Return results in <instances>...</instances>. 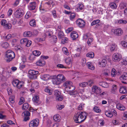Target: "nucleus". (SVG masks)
Listing matches in <instances>:
<instances>
[{
  "label": "nucleus",
  "instance_id": "1",
  "mask_svg": "<svg viewBox=\"0 0 127 127\" xmlns=\"http://www.w3.org/2000/svg\"><path fill=\"white\" fill-rule=\"evenodd\" d=\"M87 114L85 112H78L75 114L73 119L77 123H80L83 122L86 118Z\"/></svg>",
  "mask_w": 127,
  "mask_h": 127
},
{
  "label": "nucleus",
  "instance_id": "2",
  "mask_svg": "<svg viewBox=\"0 0 127 127\" xmlns=\"http://www.w3.org/2000/svg\"><path fill=\"white\" fill-rule=\"evenodd\" d=\"M6 55L8 59L6 60V62L7 63H9L15 57V54L14 52L10 50H8L6 52Z\"/></svg>",
  "mask_w": 127,
  "mask_h": 127
},
{
  "label": "nucleus",
  "instance_id": "3",
  "mask_svg": "<svg viewBox=\"0 0 127 127\" xmlns=\"http://www.w3.org/2000/svg\"><path fill=\"white\" fill-rule=\"evenodd\" d=\"M56 77L57 81H55V80H54V81L55 84H60L61 83L64 82L66 80L65 77L63 75L59 74L56 76Z\"/></svg>",
  "mask_w": 127,
  "mask_h": 127
},
{
  "label": "nucleus",
  "instance_id": "4",
  "mask_svg": "<svg viewBox=\"0 0 127 127\" xmlns=\"http://www.w3.org/2000/svg\"><path fill=\"white\" fill-rule=\"evenodd\" d=\"M72 83L70 81H67L64 83L63 86L65 87V89L66 91L67 92L71 89H73L74 87L72 85Z\"/></svg>",
  "mask_w": 127,
  "mask_h": 127
},
{
  "label": "nucleus",
  "instance_id": "5",
  "mask_svg": "<svg viewBox=\"0 0 127 127\" xmlns=\"http://www.w3.org/2000/svg\"><path fill=\"white\" fill-rule=\"evenodd\" d=\"M20 42L21 44H24L28 47H30L32 44V41L26 38L22 39Z\"/></svg>",
  "mask_w": 127,
  "mask_h": 127
},
{
  "label": "nucleus",
  "instance_id": "6",
  "mask_svg": "<svg viewBox=\"0 0 127 127\" xmlns=\"http://www.w3.org/2000/svg\"><path fill=\"white\" fill-rule=\"evenodd\" d=\"M24 11L21 8L19 9H17L15 12L14 13L15 16L17 18H20L23 15Z\"/></svg>",
  "mask_w": 127,
  "mask_h": 127
},
{
  "label": "nucleus",
  "instance_id": "7",
  "mask_svg": "<svg viewBox=\"0 0 127 127\" xmlns=\"http://www.w3.org/2000/svg\"><path fill=\"white\" fill-rule=\"evenodd\" d=\"M39 121L37 119L33 120L30 123V127H37L39 124Z\"/></svg>",
  "mask_w": 127,
  "mask_h": 127
},
{
  "label": "nucleus",
  "instance_id": "8",
  "mask_svg": "<svg viewBox=\"0 0 127 127\" xmlns=\"http://www.w3.org/2000/svg\"><path fill=\"white\" fill-rule=\"evenodd\" d=\"M30 113L28 111H26L22 114V116L24 117V121H27V120H28L30 119L29 116H30Z\"/></svg>",
  "mask_w": 127,
  "mask_h": 127
},
{
  "label": "nucleus",
  "instance_id": "9",
  "mask_svg": "<svg viewBox=\"0 0 127 127\" xmlns=\"http://www.w3.org/2000/svg\"><path fill=\"white\" fill-rule=\"evenodd\" d=\"M76 22L77 24L81 28H83L85 27V22L81 19H78L76 21Z\"/></svg>",
  "mask_w": 127,
  "mask_h": 127
},
{
  "label": "nucleus",
  "instance_id": "10",
  "mask_svg": "<svg viewBox=\"0 0 127 127\" xmlns=\"http://www.w3.org/2000/svg\"><path fill=\"white\" fill-rule=\"evenodd\" d=\"M93 92L97 94H100L101 92V89L96 86H93L92 87Z\"/></svg>",
  "mask_w": 127,
  "mask_h": 127
},
{
  "label": "nucleus",
  "instance_id": "11",
  "mask_svg": "<svg viewBox=\"0 0 127 127\" xmlns=\"http://www.w3.org/2000/svg\"><path fill=\"white\" fill-rule=\"evenodd\" d=\"M123 31L121 28L116 29L114 31V33L117 36L121 35L123 34Z\"/></svg>",
  "mask_w": 127,
  "mask_h": 127
},
{
  "label": "nucleus",
  "instance_id": "12",
  "mask_svg": "<svg viewBox=\"0 0 127 127\" xmlns=\"http://www.w3.org/2000/svg\"><path fill=\"white\" fill-rule=\"evenodd\" d=\"M121 58L120 55L118 54H114L113 56V60L115 62L119 61L121 60Z\"/></svg>",
  "mask_w": 127,
  "mask_h": 127
},
{
  "label": "nucleus",
  "instance_id": "13",
  "mask_svg": "<svg viewBox=\"0 0 127 127\" xmlns=\"http://www.w3.org/2000/svg\"><path fill=\"white\" fill-rule=\"evenodd\" d=\"M36 3L35 2H33L30 3L28 6L29 9L30 10L35 9L36 7Z\"/></svg>",
  "mask_w": 127,
  "mask_h": 127
},
{
  "label": "nucleus",
  "instance_id": "14",
  "mask_svg": "<svg viewBox=\"0 0 127 127\" xmlns=\"http://www.w3.org/2000/svg\"><path fill=\"white\" fill-rule=\"evenodd\" d=\"M73 88V89H71L69 90V91H67V92L69 93V95H74L79 93L78 92H77L75 90L74 91V90L75 89V87H74Z\"/></svg>",
  "mask_w": 127,
  "mask_h": 127
},
{
  "label": "nucleus",
  "instance_id": "15",
  "mask_svg": "<svg viewBox=\"0 0 127 127\" xmlns=\"http://www.w3.org/2000/svg\"><path fill=\"white\" fill-rule=\"evenodd\" d=\"M71 36L73 38V40L75 39L78 37V35L75 31H73L71 34Z\"/></svg>",
  "mask_w": 127,
  "mask_h": 127
},
{
  "label": "nucleus",
  "instance_id": "16",
  "mask_svg": "<svg viewBox=\"0 0 127 127\" xmlns=\"http://www.w3.org/2000/svg\"><path fill=\"white\" fill-rule=\"evenodd\" d=\"M119 91L121 94H126L127 93V89L125 86H121L119 89Z\"/></svg>",
  "mask_w": 127,
  "mask_h": 127
},
{
  "label": "nucleus",
  "instance_id": "17",
  "mask_svg": "<svg viewBox=\"0 0 127 127\" xmlns=\"http://www.w3.org/2000/svg\"><path fill=\"white\" fill-rule=\"evenodd\" d=\"M117 91V86L115 85H113L112 86L111 92L112 93L115 94Z\"/></svg>",
  "mask_w": 127,
  "mask_h": 127
},
{
  "label": "nucleus",
  "instance_id": "18",
  "mask_svg": "<svg viewBox=\"0 0 127 127\" xmlns=\"http://www.w3.org/2000/svg\"><path fill=\"white\" fill-rule=\"evenodd\" d=\"M54 80H55V81H57V77L56 75H54V76H51L49 77V78H48V80H51L52 81L53 84L55 85L59 84L54 83Z\"/></svg>",
  "mask_w": 127,
  "mask_h": 127
},
{
  "label": "nucleus",
  "instance_id": "19",
  "mask_svg": "<svg viewBox=\"0 0 127 127\" xmlns=\"http://www.w3.org/2000/svg\"><path fill=\"white\" fill-rule=\"evenodd\" d=\"M116 107L118 109L121 110H124L126 109L125 106L119 103L117 104Z\"/></svg>",
  "mask_w": 127,
  "mask_h": 127
},
{
  "label": "nucleus",
  "instance_id": "20",
  "mask_svg": "<svg viewBox=\"0 0 127 127\" xmlns=\"http://www.w3.org/2000/svg\"><path fill=\"white\" fill-rule=\"evenodd\" d=\"M48 59V56H41L40 59L38 61V62L39 63H42L43 62H44L43 64L46 63L44 61L45 60H47Z\"/></svg>",
  "mask_w": 127,
  "mask_h": 127
},
{
  "label": "nucleus",
  "instance_id": "21",
  "mask_svg": "<svg viewBox=\"0 0 127 127\" xmlns=\"http://www.w3.org/2000/svg\"><path fill=\"white\" fill-rule=\"evenodd\" d=\"M120 79L121 80H125L127 79V73L125 72L120 77Z\"/></svg>",
  "mask_w": 127,
  "mask_h": 127
},
{
  "label": "nucleus",
  "instance_id": "22",
  "mask_svg": "<svg viewBox=\"0 0 127 127\" xmlns=\"http://www.w3.org/2000/svg\"><path fill=\"white\" fill-rule=\"evenodd\" d=\"M38 85V82L35 81L33 82L31 85V87L33 88H37Z\"/></svg>",
  "mask_w": 127,
  "mask_h": 127
},
{
  "label": "nucleus",
  "instance_id": "23",
  "mask_svg": "<svg viewBox=\"0 0 127 127\" xmlns=\"http://www.w3.org/2000/svg\"><path fill=\"white\" fill-rule=\"evenodd\" d=\"M24 35L25 37H30L32 35V33L30 31H27L24 32Z\"/></svg>",
  "mask_w": 127,
  "mask_h": 127
},
{
  "label": "nucleus",
  "instance_id": "24",
  "mask_svg": "<svg viewBox=\"0 0 127 127\" xmlns=\"http://www.w3.org/2000/svg\"><path fill=\"white\" fill-rule=\"evenodd\" d=\"M99 85L104 88H107L108 87V84L107 83L104 82H100L99 83Z\"/></svg>",
  "mask_w": 127,
  "mask_h": 127
},
{
  "label": "nucleus",
  "instance_id": "25",
  "mask_svg": "<svg viewBox=\"0 0 127 127\" xmlns=\"http://www.w3.org/2000/svg\"><path fill=\"white\" fill-rule=\"evenodd\" d=\"M60 116L58 114L55 115L53 117V119L55 121L59 122L60 120Z\"/></svg>",
  "mask_w": 127,
  "mask_h": 127
},
{
  "label": "nucleus",
  "instance_id": "26",
  "mask_svg": "<svg viewBox=\"0 0 127 127\" xmlns=\"http://www.w3.org/2000/svg\"><path fill=\"white\" fill-rule=\"evenodd\" d=\"M4 27L6 29L9 30L12 27V25L10 23H8L5 24L4 26Z\"/></svg>",
  "mask_w": 127,
  "mask_h": 127
},
{
  "label": "nucleus",
  "instance_id": "27",
  "mask_svg": "<svg viewBox=\"0 0 127 127\" xmlns=\"http://www.w3.org/2000/svg\"><path fill=\"white\" fill-rule=\"evenodd\" d=\"M61 40V42L62 43L64 44H65L66 43H67L68 42V38L66 37H64L62 38Z\"/></svg>",
  "mask_w": 127,
  "mask_h": 127
},
{
  "label": "nucleus",
  "instance_id": "28",
  "mask_svg": "<svg viewBox=\"0 0 127 127\" xmlns=\"http://www.w3.org/2000/svg\"><path fill=\"white\" fill-rule=\"evenodd\" d=\"M33 54L35 56H38L40 55L41 54V52L37 50H35L32 52Z\"/></svg>",
  "mask_w": 127,
  "mask_h": 127
},
{
  "label": "nucleus",
  "instance_id": "29",
  "mask_svg": "<svg viewBox=\"0 0 127 127\" xmlns=\"http://www.w3.org/2000/svg\"><path fill=\"white\" fill-rule=\"evenodd\" d=\"M32 100L33 101L35 102L36 103L38 104V102L39 100V97L38 96H35L33 97Z\"/></svg>",
  "mask_w": 127,
  "mask_h": 127
},
{
  "label": "nucleus",
  "instance_id": "30",
  "mask_svg": "<svg viewBox=\"0 0 127 127\" xmlns=\"http://www.w3.org/2000/svg\"><path fill=\"white\" fill-rule=\"evenodd\" d=\"M86 56L87 57L93 58L94 56V53L92 52H90L87 54Z\"/></svg>",
  "mask_w": 127,
  "mask_h": 127
},
{
  "label": "nucleus",
  "instance_id": "31",
  "mask_svg": "<svg viewBox=\"0 0 127 127\" xmlns=\"http://www.w3.org/2000/svg\"><path fill=\"white\" fill-rule=\"evenodd\" d=\"M65 62L66 63H72V58L71 57H68L66 58L65 59Z\"/></svg>",
  "mask_w": 127,
  "mask_h": 127
},
{
  "label": "nucleus",
  "instance_id": "32",
  "mask_svg": "<svg viewBox=\"0 0 127 127\" xmlns=\"http://www.w3.org/2000/svg\"><path fill=\"white\" fill-rule=\"evenodd\" d=\"M105 114L107 117L109 118L111 117L113 115L112 113L108 111H106L105 112Z\"/></svg>",
  "mask_w": 127,
  "mask_h": 127
},
{
  "label": "nucleus",
  "instance_id": "33",
  "mask_svg": "<svg viewBox=\"0 0 127 127\" xmlns=\"http://www.w3.org/2000/svg\"><path fill=\"white\" fill-rule=\"evenodd\" d=\"M95 112L96 113H99L101 112V110L99 107L97 106H95L93 108Z\"/></svg>",
  "mask_w": 127,
  "mask_h": 127
},
{
  "label": "nucleus",
  "instance_id": "34",
  "mask_svg": "<svg viewBox=\"0 0 127 127\" xmlns=\"http://www.w3.org/2000/svg\"><path fill=\"white\" fill-rule=\"evenodd\" d=\"M30 24L31 26H35L36 25L35 20L33 19L31 20L30 22Z\"/></svg>",
  "mask_w": 127,
  "mask_h": 127
},
{
  "label": "nucleus",
  "instance_id": "35",
  "mask_svg": "<svg viewBox=\"0 0 127 127\" xmlns=\"http://www.w3.org/2000/svg\"><path fill=\"white\" fill-rule=\"evenodd\" d=\"M62 50L64 53L67 55H69V53L67 48L65 47H63L62 48Z\"/></svg>",
  "mask_w": 127,
  "mask_h": 127
},
{
  "label": "nucleus",
  "instance_id": "36",
  "mask_svg": "<svg viewBox=\"0 0 127 127\" xmlns=\"http://www.w3.org/2000/svg\"><path fill=\"white\" fill-rule=\"evenodd\" d=\"M29 107L28 104L27 103H26L23 104L22 108L23 109L26 110Z\"/></svg>",
  "mask_w": 127,
  "mask_h": 127
},
{
  "label": "nucleus",
  "instance_id": "37",
  "mask_svg": "<svg viewBox=\"0 0 127 127\" xmlns=\"http://www.w3.org/2000/svg\"><path fill=\"white\" fill-rule=\"evenodd\" d=\"M19 81L18 79L14 80L12 82V84L14 87H16L19 82Z\"/></svg>",
  "mask_w": 127,
  "mask_h": 127
},
{
  "label": "nucleus",
  "instance_id": "38",
  "mask_svg": "<svg viewBox=\"0 0 127 127\" xmlns=\"http://www.w3.org/2000/svg\"><path fill=\"white\" fill-rule=\"evenodd\" d=\"M49 39H53V42L54 43H56L57 42V37L55 35H53L51 36L49 38Z\"/></svg>",
  "mask_w": 127,
  "mask_h": 127
},
{
  "label": "nucleus",
  "instance_id": "39",
  "mask_svg": "<svg viewBox=\"0 0 127 127\" xmlns=\"http://www.w3.org/2000/svg\"><path fill=\"white\" fill-rule=\"evenodd\" d=\"M100 21V20L98 19L95 20L91 23V26H93L95 24L99 23Z\"/></svg>",
  "mask_w": 127,
  "mask_h": 127
},
{
  "label": "nucleus",
  "instance_id": "40",
  "mask_svg": "<svg viewBox=\"0 0 127 127\" xmlns=\"http://www.w3.org/2000/svg\"><path fill=\"white\" fill-rule=\"evenodd\" d=\"M64 36V33L62 32H60L58 34V37L59 38H62Z\"/></svg>",
  "mask_w": 127,
  "mask_h": 127
},
{
  "label": "nucleus",
  "instance_id": "41",
  "mask_svg": "<svg viewBox=\"0 0 127 127\" xmlns=\"http://www.w3.org/2000/svg\"><path fill=\"white\" fill-rule=\"evenodd\" d=\"M57 66L59 68H70V67H68V66H64L63 65L61 64H58L57 65Z\"/></svg>",
  "mask_w": 127,
  "mask_h": 127
},
{
  "label": "nucleus",
  "instance_id": "42",
  "mask_svg": "<svg viewBox=\"0 0 127 127\" xmlns=\"http://www.w3.org/2000/svg\"><path fill=\"white\" fill-rule=\"evenodd\" d=\"M87 65L88 68L92 70H93L95 69L94 66L92 65V64H87Z\"/></svg>",
  "mask_w": 127,
  "mask_h": 127
},
{
  "label": "nucleus",
  "instance_id": "43",
  "mask_svg": "<svg viewBox=\"0 0 127 127\" xmlns=\"http://www.w3.org/2000/svg\"><path fill=\"white\" fill-rule=\"evenodd\" d=\"M110 5L111 8H116V4L114 3H111L110 4Z\"/></svg>",
  "mask_w": 127,
  "mask_h": 127
},
{
  "label": "nucleus",
  "instance_id": "44",
  "mask_svg": "<svg viewBox=\"0 0 127 127\" xmlns=\"http://www.w3.org/2000/svg\"><path fill=\"white\" fill-rule=\"evenodd\" d=\"M41 78L43 80H48L47 75L45 74L43 75L41 77Z\"/></svg>",
  "mask_w": 127,
  "mask_h": 127
},
{
  "label": "nucleus",
  "instance_id": "45",
  "mask_svg": "<svg viewBox=\"0 0 127 127\" xmlns=\"http://www.w3.org/2000/svg\"><path fill=\"white\" fill-rule=\"evenodd\" d=\"M2 45L4 48H6L8 47L9 44L7 42H5L2 44Z\"/></svg>",
  "mask_w": 127,
  "mask_h": 127
},
{
  "label": "nucleus",
  "instance_id": "46",
  "mask_svg": "<svg viewBox=\"0 0 127 127\" xmlns=\"http://www.w3.org/2000/svg\"><path fill=\"white\" fill-rule=\"evenodd\" d=\"M75 17V14L74 13H71L70 16V19L71 20L74 19Z\"/></svg>",
  "mask_w": 127,
  "mask_h": 127
},
{
  "label": "nucleus",
  "instance_id": "47",
  "mask_svg": "<svg viewBox=\"0 0 127 127\" xmlns=\"http://www.w3.org/2000/svg\"><path fill=\"white\" fill-rule=\"evenodd\" d=\"M116 74V72L115 70L114 69H113L111 71V75L112 77L115 76Z\"/></svg>",
  "mask_w": 127,
  "mask_h": 127
},
{
  "label": "nucleus",
  "instance_id": "48",
  "mask_svg": "<svg viewBox=\"0 0 127 127\" xmlns=\"http://www.w3.org/2000/svg\"><path fill=\"white\" fill-rule=\"evenodd\" d=\"M88 84V83L86 82H85L82 83L81 84H79V85L80 86L84 87H85L86 85H87Z\"/></svg>",
  "mask_w": 127,
  "mask_h": 127
},
{
  "label": "nucleus",
  "instance_id": "49",
  "mask_svg": "<svg viewBox=\"0 0 127 127\" xmlns=\"http://www.w3.org/2000/svg\"><path fill=\"white\" fill-rule=\"evenodd\" d=\"M56 99L57 101H62L63 99V97L61 95L58 97H56Z\"/></svg>",
  "mask_w": 127,
  "mask_h": 127
},
{
  "label": "nucleus",
  "instance_id": "50",
  "mask_svg": "<svg viewBox=\"0 0 127 127\" xmlns=\"http://www.w3.org/2000/svg\"><path fill=\"white\" fill-rule=\"evenodd\" d=\"M22 86V83L20 81H19L18 83V84L16 86V87L18 89H20L21 88Z\"/></svg>",
  "mask_w": 127,
  "mask_h": 127
},
{
  "label": "nucleus",
  "instance_id": "51",
  "mask_svg": "<svg viewBox=\"0 0 127 127\" xmlns=\"http://www.w3.org/2000/svg\"><path fill=\"white\" fill-rule=\"evenodd\" d=\"M64 107V105H58L57 106V108L60 110H61Z\"/></svg>",
  "mask_w": 127,
  "mask_h": 127
},
{
  "label": "nucleus",
  "instance_id": "52",
  "mask_svg": "<svg viewBox=\"0 0 127 127\" xmlns=\"http://www.w3.org/2000/svg\"><path fill=\"white\" fill-rule=\"evenodd\" d=\"M24 99L23 97H21L19 103V104L21 105L23 104L24 102Z\"/></svg>",
  "mask_w": 127,
  "mask_h": 127
},
{
  "label": "nucleus",
  "instance_id": "53",
  "mask_svg": "<svg viewBox=\"0 0 127 127\" xmlns=\"http://www.w3.org/2000/svg\"><path fill=\"white\" fill-rule=\"evenodd\" d=\"M61 93L59 91H58V92H57V91L56 92H55L54 95H55L56 97H58L59 96L61 95Z\"/></svg>",
  "mask_w": 127,
  "mask_h": 127
},
{
  "label": "nucleus",
  "instance_id": "54",
  "mask_svg": "<svg viewBox=\"0 0 127 127\" xmlns=\"http://www.w3.org/2000/svg\"><path fill=\"white\" fill-rule=\"evenodd\" d=\"M31 16V13L29 11H28L27 12L25 16V18L26 19H28Z\"/></svg>",
  "mask_w": 127,
  "mask_h": 127
},
{
  "label": "nucleus",
  "instance_id": "55",
  "mask_svg": "<svg viewBox=\"0 0 127 127\" xmlns=\"http://www.w3.org/2000/svg\"><path fill=\"white\" fill-rule=\"evenodd\" d=\"M28 77L30 79H36V77H35V76H34L32 74H28Z\"/></svg>",
  "mask_w": 127,
  "mask_h": 127
},
{
  "label": "nucleus",
  "instance_id": "56",
  "mask_svg": "<svg viewBox=\"0 0 127 127\" xmlns=\"http://www.w3.org/2000/svg\"><path fill=\"white\" fill-rule=\"evenodd\" d=\"M121 44L124 47H127V43L125 41H122L121 42Z\"/></svg>",
  "mask_w": 127,
  "mask_h": 127
},
{
  "label": "nucleus",
  "instance_id": "57",
  "mask_svg": "<svg viewBox=\"0 0 127 127\" xmlns=\"http://www.w3.org/2000/svg\"><path fill=\"white\" fill-rule=\"evenodd\" d=\"M83 105L82 103H81L78 106V109L79 110H81L83 109Z\"/></svg>",
  "mask_w": 127,
  "mask_h": 127
},
{
  "label": "nucleus",
  "instance_id": "58",
  "mask_svg": "<svg viewBox=\"0 0 127 127\" xmlns=\"http://www.w3.org/2000/svg\"><path fill=\"white\" fill-rule=\"evenodd\" d=\"M35 58V56L33 54H31L29 57V59L31 61L33 60Z\"/></svg>",
  "mask_w": 127,
  "mask_h": 127
},
{
  "label": "nucleus",
  "instance_id": "59",
  "mask_svg": "<svg viewBox=\"0 0 127 127\" xmlns=\"http://www.w3.org/2000/svg\"><path fill=\"white\" fill-rule=\"evenodd\" d=\"M88 84H89V85L91 86L94 84V82L93 80H90L88 81Z\"/></svg>",
  "mask_w": 127,
  "mask_h": 127
},
{
  "label": "nucleus",
  "instance_id": "60",
  "mask_svg": "<svg viewBox=\"0 0 127 127\" xmlns=\"http://www.w3.org/2000/svg\"><path fill=\"white\" fill-rule=\"evenodd\" d=\"M7 90L8 94L11 95L12 92L11 89L10 88H9L7 89Z\"/></svg>",
  "mask_w": 127,
  "mask_h": 127
},
{
  "label": "nucleus",
  "instance_id": "61",
  "mask_svg": "<svg viewBox=\"0 0 127 127\" xmlns=\"http://www.w3.org/2000/svg\"><path fill=\"white\" fill-rule=\"evenodd\" d=\"M73 28H69L66 30V32L67 33H69L73 30Z\"/></svg>",
  "mask_w": 127,
  "mask_h": 127
},
{
  "label": "nucleus",
  "instance_id": "62",
  "mask_svg": "<svg viewBox=\"0 0 127 127\" xmlns=\"http://www.w3.org/2000/svg\"><path fill=\"white\" fill-rule=\"evenodd\" d=\"M6 21L5 20H2L1 22V24L2 25H4L6 22Z\"/></svg>",
  "mask_w": 127,
  "mask_h": 127
},
{
  "label": "nucleus",
  "instance_id": "63",
  "mask_svg": "<svg viewBox=\"0 0 127 127\" xmlns=\"http://www.w3.org/2000/svg\"><path fill=\"white\" fill-rule=\"evenodd\" d=\"M127 99V95H125L122 96L120 98V100H122L124 99Z\"/></svg>",
  "mask_w": 127,
  "mask_h": 127
},
{
  "label": "nucleus",
  "instance_id": "64",
  "mask_svg": "<svg viewBox=\"0 0 127 127\" xmlns=\"http://www.w3.org/2000/svg\"><path fill=\"white\" fill-rule=\"evenodd\" d=\"M1 127H10V126L7 124L5 123L2 125H1Z\"/></svg>",
  "mask_w": 127,
  "mask_h": 127
}]
</instances>
